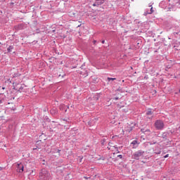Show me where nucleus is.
<instances>
[{"instance_id":"nucleus-16","label":"nucleus","mask_w":180,"mask_h":180,"mask_svg":"<svg viewBox=\"0 0 180 180\" xmlns=\"http://www.w3.org/2000/svg\"><path fill=\"white\" fill-rule=\"evenodd\" d=\"M168 157H169V154H167L166 155H165V158H168Z\"/></svg>"},{"instance_id":"nucleus-26","label":"nucleus","mask_w":180,"mask_h":180,"mask_svg":"<svg viewBox=\"0 0 180 180\" xmlns=\"http://www.w3.org/2000/svg\"><path fill=\"white\" fill-rule=\"evenodd\" d=\"M2 89H5V87H3Z\"/></svg>"},{"instance_id":"nucleus-23","label":"nucleus","mask_w":180,"mask_h":180,"mask_svg":"<svg viewBox=\"0 0 180 180\" xmlns=\"http://www.w3.org/2000/svg\"><path fill=\"white\" fill-rule=\"evenodd\" d=\"M84 178H85L86 179H88V177H86V176H84Z\"/></svg>"},{"instance_id":"nucleus-4","label":"nucleus","mask_w":180,"mask_h":180,"mask_svg":"<svg viewBox=\"0 0 180 180\" xmlns=\"http://www.w3.org/2000/svg\"><path fill=\"white\" fill-rule=\"evenodd\" d=\"M103 4H105V0H96L94 4H93V6H99L100 5H102Z\"/></svg>"},{"instance_id":"nucleus-8","label":"nucleus","mask_w":180,"mask_h":180,"mask_svg":"<svg viewBox=\"0 0 180 180\" xmlns=\"http://www.w3.org/2000/svg\"><path fill=\"white\" fill-rule=\"evenodd\" d=\"M147 116H153V111H151V109H148L146 111Z\"/></svg>"},{"instance_id":"nucleus-28","label":"nucleus","mask_w":180,"mask_h":180,"mask_svg":"<svg viewBox=\"0 0 180 180\" xmlns=\"http://www.w3.org/2000/svg\"><path fill=\"white\" fill-rule=\"evenodd\" d=\"M105 142V139H103V143H104Z\"/></svg>"},{"instance_id":"nucleus-24","label":"nucleus","mask_w":180,"mask_h":180,"mask_svg":"<svg viewBox=\"0 0 180 180\" xmlns=\"http://www.w3.org/2000/svg\"><path fill=\"white\" fill-rule=\"evenodd\" d=\"M96 43V41H94V44Z\"/></svg>"},{"instance_id":"nucleus-11","label":"nucleus","mask_w":180,"mask_h":180,"mask_svg":"<svg viewBox=\"0 0 180 180\" xmlns=\"http://www.w3.org/2000/svg\"><path fill=\"white\" fill-rule=\"evenodd\" d=\"M116 78L108 77V81H115Z\"/></svg>"},{"instance_id":"nucleus-21","label":"nucleus","mask_w":180,"mask_h":180,"mask_svg":"<svg viewBox=\"0 0 180 180\" xmlns=\"http://www.w3.org/2000/svg\"><path fill=\"white\" fill-rule=\"evenodd\" d=\"M2 169H4L3 167H0V171H2Z\"/></svg>"},{"instance_id":"nucleus-19","label":"nucleus","mask_w":180,"mask_h":180,"mask_svg":"<svg viewBox=\"0 0 180 180\" xmlns=\"http://www.w3.org/2000/svg\"><path fill=\"white\" fill-rule=\"evenodd\" d=\"M108 146H110L112 147V143L109 142Z\"/></svg>"},{"instance_id":"nucleus-12","label":"nucleus","mask_w":180,"mask_h":180,"mask_svg":"<svg viewBox=\"0 0 180 180\" xmlns=\"http://www.w3.org/2000/svg\"><path fill=\"white\" fill-rule=\"evenodd\" d=\"M78 160L79 161V162H82V157L79 156L78 158Z\"/></svg>"},{"instance_id":"nucleus-2","label":"nucleus","mask_w":180,"mask_h":180,"mask_svg":"<svg viewBox=\"0 0 180 180\" xmlns=\"http://www.w3.org/2000/svg\"><path fill=\"white\" fill-rule=\"evenodd\" d=\"M50 174H49V172L46 169H41V171L39 172V178L41 180H45L49 178Z\"/></svg>"},{"instance_id":"nucleus-29","label":"nucleus","mask_w":180,"mask_h":180,"mask_svg":"<svg viewBox=\"0 0 180 180\" xmlns=\"http://www.w3.org/2000/svg\"><path fill=\"white\" fill-rule=\"evenodd\" d=\"M105 142V139H103V143H104Z\"/></svg>"},{"instance_id":"nucleus-7","label":"nucleus","mask_w":180,"mask_h":180,"mask_svg":"<svg viewBox=\"0 0 180 180\" xmlns=\"http://www.w3.org/2000/svg\"><path fill=\"white\" fill-rule=\"evenodd\" d=\"M23 168H24L23 165L18 164V167L17 169L18 172H23Z\"/></svg>"},{"instance_id":"nucleus-3","label":"nucleus","mask_w":180,"mask_h":180,"mask_svg":"<svg viewBox=\"0 0 180 180\" xmlns=\"http://www.w3.org/2000/svg\"><path fill=\"white\" fill-rule=\"evenodd\" d=\"M155 127L157 130H162V129H164V122L160 120H156L155 122Z\"/></svg>"},{"instance_id":"nucleus-25","label":"nucleus","mask_w":180,"mask_h":180,"mask_svg":"<svg viewBox=\"0 0 180 180\" xmlns=\"http://www.w3.org/2000/svg\"><path fill=\"white\" fill-rule=\"evenodd\" d=\"M108 150H110V148L108 147Z\"/></svg>"},{"instance_id":"nucleus-15","label":"nucleus","mask_w":180,"mask_h":180,"mask_svg":"<svg viewBox=\"0 0 180 180\" xmlns=\"http://www.w3.org/2000/svg\"><path fill=\"white\" fill-rule=\"evenodd\" d=\"M22 89H23V86L20 87L19 89L20 92H22Z\"/></svg>"},{"instance_id":"nucleus-20","label":"nucleus","mask_w":180,"mask_h":180,"mask_svg":"<svg viewBox=\"0 0 180 180\" xmlns=\"http://www.w3.org/2000/svg\"><path fill=\"white\" fill-rule=\"evenodd\" d=\"M101 43H102L103 44H105V40H103V41H101Z\"/></svg>"},{"instance_id":"nucleus-9","label":"nucleus","mask_w":180,"mask_h":180,"mask_svg":"<svg viewBox=\"0 0 180 180\" xmlns=\"http://www.w3.org/2000/svg\"><path fill=\"white\" fill-rule=\"evenodd\" d=\"M13 49V46H8V48L7 49V51H8V53H11Z\"/></svg>"},{"instance_id":"nucleus-27","label":"nucleus","mask_w":180,"mask_h":180,"mask_svg":"<svg viewBox=\"0 0 180 180\" xmlns=\"http://www.w3.org/2000/svg\"><path fill=\"white\" fill-rule=\"evenodd\" d=\"M150 119H153V116H151Z\"/></svg>"},{"instance_id":"nucleus-6","label":"nucleus","mask_w":180,"mask_h":180,"mask_svg":"<svg viewBox=\"0 0 180 180\" xmlns=\"http://www.w3.org/2000/svg\"><path fill=\"white\" fill-rule=\"evenodd\" d=\"M5 99H6V96H5V94H0V105H1V103H4Z\"/></svg>"},{"instance_id":"nucleus-14","label":"nucleus","mask_w":180,"mask_h":180,"mask_svg":"<svg viewBox=\"0 0 180 180\" xmlns=\"http://www.w3.org/2000/svg\"><path fill=\"white\" fill-rule=\"evenodd\" d=\"M117 158L122 159V158H123V155H117Z\"/></svg>"},{"instance_id":"nucleus-10","label":"nucleus","mask_w":180,"mask_h":180,"mask_svg":"<svg viewBox=\"0 0 180 180\" xmlns=\"http://www.w3.org/2000/svg\"><path fill=\"white\" fill-rule=\"evenodd\" d=\"M153 12H154V11L153 10V7H151L150 11H148V15H151V13H153Z\"/></svg>"},{"instance_id":"nucleus-22","label":"nucleus","mask_w":180,"mask_h":180,"mask_svg":"<svg viewBox=\"0 0 180 180\" xmlns=\"http://www.w3.org/2000/svg\"><path fill=\"white\" fill-rule=\"evenodd\" d=\"M60 151H61V150H57V153H60Z\"/></svg>"},{"instance_id":"nucleus-18","label":"nucleus","mask_w":180,"mask_h":180,"mask_svg":"<svg viewBox=\"0 0 180 180\" xmlns=\"http://www.w3.org/2000/svg\"><path fill=\"white\" fill-rule=\"evenodd\" d=\"M155 154H161V151L155 152Z\"/></svg>"},{"instance_id":"nucleus-1","label":"nucleus","mask_w":180,"mask_h":180,"mask_svg":"<svg viewBox=\"0 0 180 180\" xmlns=\"http://www.w3.org/2000/svg\"><path fill=\"white\" fill-rule=\"evenodd\" d=\"M143 155H144V151L142 150H140L134 153V154L132 155V158L134 160H139L140 158H141V157H143Z\"/></svg>"},{"instance_id":"nucleus-5","label":"nucleus","mask_w":180,"mask_h":180,"mask_svg":"<svg viewBox=\"0 0 180 180\" xmlns=\"http://www.w3.org/2000/svg\"><path fill=\"white\" fill-rule=\"evenodd\" d=\"M139 144H140V143H139V141L134 140L131 143V146L132 147V148H137V147H139Z\"/></svg>"},{"instance_id":"nucleus-17","label":"nucleus","mask_w":180,"mask_h":180,"mask_svg":"<svg viewBox=\"0 0 180 180\" xmlns=\"http://www.w3.org/2000/svg\"><path fill=\"white\" fill-rule=\"evenodd\" d=\"M114 99H115V101H117V100H119V97H115V98H114Z\"/></svg>"},{"instance_id":"nucleus-13","label":"nucleus","mask_w":180,"mask_h":180,"mask_svg":"<svg viewBox=\"0 0 180 180\" xmlns=\"http://www.w3.org/2000/svg\"><path fill=\"white\" fill-rule=\"evenodd\" d=\"M58 77H62V78H64V77H65V74L59 75Z\"/></svg>"}]
</instances>
